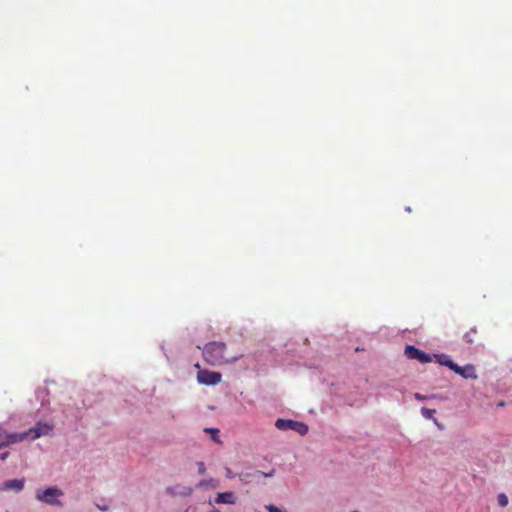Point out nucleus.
<instances>
[{"label": "nucleus", "mask_w": 512, "mask_h": 512, "mask_svg": "<svg viewBox=\"0 0 512 512\" xmlns=\"http://www.w3.org/2000/svg\"><path fill=\"white\" fill-rule=\"evenodd\" d=\"M3 487L5 490H16V491H21L24 487V480H19V479H13V480H8L6 481L4 484H3Z\"/></svg>", "instance_id": "nucleus-10"}, {"label": "nucleus", "mask_w": 512, "mask_h": 512, "mask_svg": "<svg viewBox=\"0 0 512 512\" xmlns=\"http://www.w3.org/2000/svg\"><path fill=\"white\" fill-rule=\"evenodd\" d=\"M196 465H197V468H198V473L201 474V475L205 474L206 467H205L204 462L199 461V462L196 463Z\"/></svg>", "instance_id": "nucleus-18"}, {"label": "nucleus", "mask_w": 512, "mask_h": 512, "mask_svg": "<svg viewBox=\"0 0 512 512\" xmlns=\"http://www.w3.org/2000/svg\"><path fill=\"white\" fill-rule=\"evenodd\" d=\"M195 367L198 369L197 380L200 384L203 385H216L221 379L222 375L219 372L209 371L205 369H200V365L197 363Z\"/></svg>", "instance_id": "nucleus-4"}, {"label": "nucleus", "mask_w": 512, "mask_h": 512, "mask_svg": "<svg viewBox=\"0 0 512 512\" xmlns=\"http://www.w3.org/2000/svg\"><path fill=\"white\" fill-rule=\"evenodd\" d=\"M351 512H359V511H358V510H353V511H351Z\"/></svg>", "instance_id": "nucleus-25"}, {"label": "nucleus", "mask_w": 512, "mask_h": 512, "mask_svg": "<svg viewBox=\"0 0 512 512\" xmlns=\"http://www.w3.org/2000/svg\"><path fill=\"white\" fill-rule=\"evenodd\" d=\"M204 431L206 433L211 434V438L215 443L220 444L221 440L219 439V429L217 428H205Z\"/></svg>", "instance_id": "nucleus-12"}, {"label": "nucleus", "mask_w": 512, "mask_h": 512, "mask_svg": "<svg viewBox=\"0 0 512 512\" xmlns=\"http://www.w3.org/2000/svg\"><path fill=\"white\" fill-rule=\"evenodd\" d=\"M265 509L268 511V512H286L280 508H278L277 506L273 505V504H268V505H265Z\"/></svg>", "instance_id": "nucleus-17"}, {"label": "nucleus", "mask_w": 512, "mask_h": 512, "mask_svg": "<svg viewBox=\"0 0 512 512\" xmlns=\"http://www.w3.org/2000/svg\"><path fill=\"white\" fill-rule=\"evenodd\" d=\"M8 454H9L8 452L2 453L1 456H0V459L1 460H5L8 457Z\"/></svg>", "instance_id": "nucleus-22"}, {"label": "nucleus", "mask_w": 512, "mask_h": 512, "mask_svg": "<svg viewBox=\"0 0 512 512\" xmlns=\"http://www.w3.org/2000/svg\"><path fill=\"white\" fill-rule=\"evenodd\" d=\"M97 507H98V509H100L101 511H107V510H108V506H106V505H103V506H101V505H97Z\"/></svg>", "instance_id": "nucleus-21"}, {"label": "nucleus", "mask_w": 512, "mask_h": 512, "mask_svg": "<svg viewBox=\"0 0 512 512\" xmlns=\"http://www.w3.org/2000/svg\"><path fill=\"white\" fill-rule=\"evenodd\" d=\"M255 474L257 477L263 476V477H272L274 475V470L270 471L269 473H265L262 471H255Z\"/></svg>", "instance_id": "nucleus-19"}, {"label": "nucleus", "mask_w": 512, "mask_h": 512, "mask_svg": "<svg viewBox=\"0 0 512 512\" xmlns=\"http://www.w3.org/2000/svg\"><path fill=\"white\" fill-rule=\"evenodd\" d=\"M53 430V426L48 423L37 422L36 425L27 431L19 433L21 436V442L25 439L35 440L41 436L48 435Z\"/></svg>", "instance_id": "nucleus-2"}, {"label": "nucleus", "mask_w": 512, "mask_h": 512, "mask_svg": "<svg viewBox=\"0 0 512 512\" xmlns=\"http://www.w3.org/2000/svg\"><path fill=\"white\" fill-rule=\"evenodd\" d=\"M508 497L504 494V493H501L498 495V504L501 506V507H505L508 505Z\"/></svg>", "instance_id": "nucleus-15"}, {"label": "nucleus", "mask_w": 512, "mask_h": 512, "mask_svg": "<svg viewBox=\"0 0 512 512\" xmlns=\"http://www.w3.org/2000/svg\"><path fill=\"white\" fill-rule=\"evenodd\" d=\"M478 331L475 327L470 328L469 331H467L463 335V340L468 344H473L475 342V339H477Z\"/></svg>", "instance_id": "nucleus-11"}, {"label": "nucleus", "mask_w": 512, "mask_h": 512, "mask_svg": "<svg viewBox=\"0 0 512 512\" xmlns=\"http://www.w3.org/2000/svg\"><path fill=\"white\" fill-rule=\"evenodd\" d=\"M405 355L409 359H416L421 363H428L431 362L432 357L431 355L423 352L422 350L416 348L413 345H407L405 347Z\"/></svg>", "instance_id": "nucleus-6"}, {"label": "nucleus", "mask_w": 512, "mask_h": 512, "mask_svg": "<svg viewBox=\"0 0 512 512\" xmlns=\"http://www.w3.org/2000/svg\"><path fill=\"white\" fill-rule=\"evenodd\" d=\"M434 357L436 358V361H437L439 364L443 365V366H446L445 362H447L448 360H451V359L449 358V356L444 355V354H441V355H434Z\"/></svg>", "instance_id": "nucleus-14"}, {"label": "nucleus", "mask_w": 512, "mask_h": 512, "mask_svg": "<svg viewBox=\"0 0 512 512\" xmlns=\"http://www.w3.org/2000/svg\"><path fill=\"white\" fill-rule=\"evenodd\" d=\"M445 364H446V367L453 370L455 373H457L458 375L462 376L465 379L476 380L478 378V375L475 370V366L472 364H467L464 367H461V366L457 365L455 362H453L452 360H448L447 362H445Z\"/></svg>", "instance_id": "nucleus-5"}, {"label": "nucleus", "mask_w": 512, "mask_h": 512, "mask_svg": "<svg viewBox=\"0 0 512 512\" xmlns=\"http://www.w3.org/2000/svg\"><path fill=\"white\" fill-rule=\"evenodd\" d=\"M275 426L279 430H293L302 436L308 432V426L305 423L299 421L277 419Z\"/></svg>", "instance_id": "nucleus-3"}, {"label": "nucleus", "mask_w": 512, "mask_h": 512, "mask_svg": "<svg viewBox=\"0 0 512 512\" xmlns=\"http://www.w3.org/2000/svg\"><path fill=\"white\" fill-rule=\"evenodd\" d=\"M421 413L425 418L431 419L435 413V410L424 407L421 409Z\"/></svg>", "instance_id": "nucleus-16"}, {"label": "nucleus", "mask_w": 512, "mask_h": 512, "mask_svg": "<svg viewBox=\"0 0 512 512\" xmlns=\"http://www.w3.org/2000/svg\"><path fill=\"white\" fill-rule=\"evenodd\" d=\"M217 504H234L235 496L232 492L219 493L215 499Z\"/></svg>", "instance_id": "nucleus-9"}, {"label": "nucleus", "mask_w": 512, "mask_h": 512, "mask_svg": "<svg viewBox=\"0 0 512 512\" xmlns=\"http://www.w3.org/2000/svg\"><path fill=\"white\" fill-rule=\"evenodd\" d=\"M498 407H504L505 406V402L504 401H500L498 404H497Z\"/></svg>", "instance_id": "nucleus-24"}, {"label": "nucleus", "mask_w": 512, "mask_h": 512, "mask_svg": "<svg viewBox=\"0 0 512 512\" xmlns=\"http://www.w3.org/2000/svg\"><path fill=\"white\" fill-rule=\"evenodd\" d=\"M415 398L419 399V400H423L424 399V397L422 395H420L419 393L415 394Z\"/></svg>", "instance_id": "nucleus-23"}, {"label": "nucleus", "mask_w": 512, "mask_h": 512, "mask_svg": "<svg viewBox=\"0 0 512 512\" xmlns=\"http://www.w3.org/2000/svg\"><path fill=\"white\" fill-rule=\"evenodd\" d=\"M225 471H226V477L227 478H233L234 477V473L232 472V470L230 468H226Z\"/></svg>", "instance_id": "nucleus-20"}, {"label": "nucleus", "mask_w": 512, "mask_h": 512, "mask_svg": "<svg viewBox=\"0 0 512 512\" xmlns=\"http://www.w3.org/2000/svg\"><path fill=\"white\" fill-rule=\"evenodd\" d=\"M61 495L60 490L56 488H47L44 491L37 492V499L48 504L56 502V498Z\"/></svg>", "instance_id": "nucleus-7"}, {"label": "nucleus", "mask_w": 512, "mask_h": 512, "mask_svg": "<svg viewBox=\"0 0 512 512\" xmlns=\"http://www.w3.org/2000/svg\"><path fill=\"white\" fill-rule=\"evenodd\" d=\"M242 353H229L223 342H210L204 346L203 357L212 366L234 363L242 358Z\"/></svg>", "instance_id": "nucleus-1"}, {"label": "nucleus", "mask_w": 512, "mask_h": 512, "mask_svg": "<svg viewBox=\"0 0 512 512\" xmlns=\"http://www.w3.org/2000/svg\"><path fill=\"white\" fill-rule=\"evenodd\" d=\"M21 442V436H19V433H7L5 430L0 428V448Z\"/></svg>", "instance_id": "nucleus-8"}, {"label": "nucleus", "mask_w": 512, "mask_h": 512, "mask_svg": "<svg viewBox=\"0 0 512 512\" xmlns=\"http://www.w3.org/2000/svg\"><path fill=\"white\" fill-rule=\"evenodd\" d=\"M255 472L249 473V472H243L239 474V479L244 483H250L253 481L254 478H256Z\"/></svg>", "instance_id": "nucleus-13"}]
</instances>
